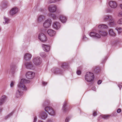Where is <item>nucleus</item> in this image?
Here are the masks:
<instances>
[{
  "instance_id": "nucleus-13",
  "label": "nucleus",
  "mask_w": 122,
  "mask_h": 122,
  "mask_svg": "<svg viewBox=\"0 0 122 122\" xmlns=\"http://www.w3.org/2000/svg\"><path fill=\"white\" fill-rule=\"evenodd\" d=\"M39 117L42 119H45L47 117V114L44 112H42L39 115Z\"/></svg>"
},
{
  "instance_id": "nucleus-5",
  "label": "nucleus",
  "mask_w": 122,
  "mask_h": 122,
  "mask_svg": "<svg viewBox=\"0 0 122 122\" xmlns=\"http://www.w3.org/2000/svg\"><path fill=\"white\" fill-rule=\"evenodd\" d=\"M33 62L36 65H40L41 63L42 60L41 58L40 57H36L33 59Z\"/></svg>"
},
{
  "instance_id": "nucleus-43",
  "label": "nucleus",
  "mask_w": 122,
  "mask_h": 122,
  "mask_svg": "<svg viewBox=\"0 0 122 122\" xmlns=\"http://www.w3.org/2000/svg\"><path fill=\"white\" fill-rule=\"evenodd\" d=\"M121 109L120 108H119L117 110V112L118 113H119L120 112H121Z\"/></svg>"
},
{
  "instance_id": "nucleus-40",
  "label": "nucleus",
  "mask_w": 122,
  "mask_h": 122,
  "mask_svg": "<svg viewBox=\"0 0 122 122\" xmlns=\"http://www.w3.org/2000/svg\"><path fill=\"white\" fill-rule=\"evenodd\" d=\"M77 74L78 75H80L81 74V72L79 70H77L76 72Z\"/></svg>"
},
{
  "instance_id": "nucleus-50",
  "label": "nucleus",
  "mask_w": 122,
  "mask_h": 122,
  "mask_svg": "<svg viewBox=\"0 0 122 122\" xmlns=\"http://www.w3.org/2000/svg\"><path fill=\"white\" fill-rule=\"evenodd\" d=\"M3 109L2 108H0V112H1L2 111Z\"/></svg>"
},
{
  "instance_id": "nucleus-16",
  "label": "nucleus",
  "mask_w": 122,
  "mask_h": 122,
  "mask_svg": "<svg viewBox=\"0 0 122 122\" xmlns=\"http://www.w3.org/2000/svg\"><path fill=\"white\" fill-rule=\"evenodd\" d=\"M90 36L94 38L96 37L98 38H100L101 37L100 35L99 34L95 32H92L90 33Z\"/></svg>"
},
{
  "instance_id": "nucleus-29",
  "label": "nucleus",
  "mask_w": 122,
  "mask_h": 122,
  "mask_svg": "<svg viewBox=\"0 0 122 122\" xmlns=\"http://www.w3.org/2000/svg\"><path fill=\"white\" fill-rule=\"evenodd\" d=\"M4 21H3V23L4 24H8L9 22V20L8 18L4 17Z\"/></svg>"
},
{
  "instance_id": "nucleus-4",
  "label": "nucleus",
  "mask_w": 122,
  "mask_h": 122,
  "mask_svg": "<svg viewBox=\"0 0 122 122\" xmlns=\"http://www.w3.org/2000/svg\"><path fill=\"white\" fill-rule=\"evenodd\" d=\"M45 110L52 116H54L55 114V111L51 107H47L45 109Z\"/></svg>"
},
{
  "instance_id": "nucleus-22",
  "label": "nucleus",
  "mask_w": 122,
  "mask_h": 122,
  "mask_svg": "<svg viewBox=\"0 0 122 122\" xmlns=\"http://www.w3.org/2000/svg\"><path fill=\"white\" fill-rule=\"evenodd\" d=\"M49 15L54 20H56L58 18V17L53 14L50 13L49 14Z\"/></svg>"
},
{
  "instance_id": "nucleus-49",
  "label": "nucleus",
  "mask_w": 122,
  "mask_h": 122,
  "mask_svg": "<svg viewBox=\"0 0 122 122\" xmlns=\"http://www.w3.org/2000/svg\"><path fill=\"white\" fill-rule=\"evenodd\" d=\"M118 86L119 87V88L120 89L122 87V85H118Z\"/></svg>"
},
{
  "instance_id": "nucleus-24",
  "label": "nucleus",
  "mask_w": 122,
  "mask_h": 122,
  "mask_svg": "<svg viewBox=\"0 0 122 122\" xmlns=\"http://www.w3.org/2000/svg\"><path fill=\"white\" fill-rule=\"evenodd\" d=\"M61 21L63 23H64L66 21V17L62 16H61L60 18Z\"/></svg>"
},
{
  "instance_id": "nucleus-21",
  "label": "nucleus",
  "mask_w": 122,
  "mask_h": 122,
  "mask_svg": "<svg viewBox=\"0 0 122 122\" xmlns=\"http://www.w3.org/2000/svg\"><path fill=\"white\" fill-rule=\"evenodd\" d=\"M31 55L29 54H25L24 56V59L26 61H28L30 60L31 57Z\"/></svg>"
},
{
  "instance_id": "nucleus-14",
  "label": "nucleus",
  "mask_w": 122,
  "mask_h": 122,
  "mask_svg": "<svg viewBox=\"0 0 122 122\" xmlns=\"http://www.w3.org/2000/svg\"><path fill=\"white\" fill-rule=\"evenodd\" d=\"M110 7L112 8H115L117 6V4L115 1H110L109 3Z\"/></svg>"
},
{
  "instance_id": "nucleus-9",
  "label": "nucleus",
  "mask_w": 122,
  "mask_h": 122,
  "mask_svg": "<svg viewBox=\"0 0 122 122\" xmlns=\"http://www.w3.org/2000/svg\"><path fill=\"white\" fill-rule=\"evenodd\" d=\"M35 73L34 72H28L27 73L26 76L27 78L31 79L33 78L35 76Z\"/></svg>"
},
{
  "instance_id": "nucleus-15",
  "label": "nucleus",
  "mask_w": 122,
  "mask_h": 122,
  "mask_svg": "<svg viewBox=\"0 0 122 122\" xmlns=\"http://www.w3.org/2000/svg\"><path fill=\"white\" fill-rule=\"evenodd\" d=\"M53 26L55 29L57 30L60 28L61 25L58 22H55L53 25Z\"/></svg>"
},
{
  "instance_id": "nucleus-26",
  "label": "nucleus",
  "mask_w": 122,
  "mask_h": 122,
  "mask_svg": "<svg viewBox=\"0 0 122 122\" xmlns=\"http://www.w3.org/2000/svg\"><path fill=\"white\" fill-rule=\"evenodd\" d=\"M99 34L102 36H106L107 35V32L105 31L102 32L100 31L99 32Z\"/></svg>"
},
{
  "instance_id": "nucleus-54",
  "label": "nucleus",
  "mask_w": 122,
  "mask_h": 122,
  "mask_svg": "<svg viewBox=\"0 0 122 122\" xmlns=\"http://www.w3.org/2000/svg\"><path fill=\"white\" fill-rule=\"evenodd\" d=\"M94 71H96V70H95H95H94Z\"/></svg>"
},
{
  "instance_id": "nucleus-37",
  "label": "nucleus",
  "mask_w": 122,
  "mask_h": 122,
  "mask_svg": "<svg viewBox=\"0 0 122 122\" xmlns=\"http://www.w3.org/2000/svg\"><path fill=\"white\" fill-rule=\"evenodd\" d=\"M15 83V82L13 81H12L11 82L10 84V86L11 87H12L14 86V85Z\"/></svg>"
},
{
  "instance_id": "nucleus-52",
  "label": "nucleus",
  "mask_w": 122,
  "mask_h": 122,
  "mask_svg": "<svg viewBox=\"0 0 122 122\" xmlns=\"http://www.w3.org/2000/svg\"><path fill=\"white\" fill-rule=\"evenodd\" d=\"M121 8L122 9V4H121Z\"/></svg>"
},
{
  "instance_id": "nucleus-42",
  "label": "nucleus",
  "mask_w": 122,
  "mask_h": 122,
  "mask_svg": "<svg viewBox=\"0 0 122 122\" xmlns=\"http://www.w3.org/2000/svg\"><path fill=\"white\" fill-rule=\"evenodd\" d=\"M102 82V81L99 80L98 81L97 83L98 84H100Z\"/></svg>"
},
{
  "instance_id": "nucleus-25",
  "label": "nucleus",
  "mask_w": 122,
  "mask_h": 122,
  "mask_svg": "<svg viewBox=\"0 0 122 122\" xmlns=\"http://www.w3.org/2000/svg\"><path fill=\"white\" fill-rule=\"evenodd\" d=\"M14 113L13 112H12L10 113L9 114H8L4 118V119L6 120L8 118H9L10 117L12 116Z\"/></svg>"
},
{
  "instance_id": "nucleus-41",
  "label": "nucleus",
  "mask_w": 122,
  "mask_h": 122,
  "mask_svg": "<svg viewBox=\"0 0 122 122\" xmlns=\"http://www.w3.org/2000/svg\"><path fill=\"white\" fill-rule=\"evenodd\" d=\"M47 122H53V121L52 119H49L47 120Z\"/></svg>"
},
{
  "instance_id": "nucleus-39",
  "label": "nucleus",
  "mask_w": 122,
  "mask_h": 122,
  "mask_svg": "<svg viewBox=\"0 0 122 122\" xmlns=\"http://www.w3.org/2000/svg\"><path fill=\"white\" fill-rule=\"evenodd\" d=\"M70 120L69 118L68 117H67L66 118V119L65 120V121L66 122H68Z\"/></svg>"
},
{
  "instance_id": "nucleus-30",
  "label": "nucleus",
  "mask_w": 122,
  "mask_h": 122,
  "mask_svg": "<svg viewBox=\"0 0 122 122\" xmlns=\"http://www.w3.org/2000/svg\"><path fill=\"white\" fill-rule=\"evenodd\" d=\"M16 68V66L15 65H13L10 66L11 71L13 72L14 71Z\"/></svg>"
},
{
  "instance_id": "nucleus-12",
  "label": "nucleus",
  "mask_w": 122,
  "mask_h": 122,
  "mask_svg": "<svg viewBox=\"0 0 122 122\" xmlns=\"http://www.w3.org/2000/svg\"><path fill=\"white\" fill-rule=\"evenodd\" d=\"M18 11V9L16 7L12 8L10 12V14L11 15H13L16 14Z\"/></svg>"
},
{
  "instance_id": "nucleus-38",
  "label": "nucleus",
  "mask_w": 122,
  "mask_h": 122,
  "mask_svg": "<svg viewBox=\"0 0 122 122\" xmlns=\"http://www.w3.org/2000/svg\"><path fill=\"white\" fill-rule=\"evenodd\" d=\"M107 13H110L111 12V10L110 9H106Z\"/></svg>"
},
{
  "instance_id": "nucleus-18",
  "label": "nucleus",
  "mask_w": 122,
  "mask_h": 122,
  "mask_svg": "<svg viewBox=\"0 0 122 122\" xmlns=\"http://www.w3.org/2000/svg\"><path fill=\"white\" fill-rule=\"evenodd\" d=\"M7 97L5 95L2 96L0 98V105H2L5 102Z\"/></svg>"
},
{
  "instance_id": "nucleus-27",
  "label": "nucleus",
  "mask_w": 122,
  "mask_h": 122,
  "mask_svg": "<svg viewBox=\"0 0 122 122\" xmlns=\"http://www.w3.org/2000/svg\"><path fill=\"white\" fill-rule=\"evenodd\" d=\"M68 65L67 63H62L61 67L64 68H68Z\"/></svg>"
},
{
  "instance_id": "nucleus-7",
  "label": "nucleus",
  "mask_w": 122,
  "mask_h": 122,
  "mask_svg": "<svg viewBox=\"0 0 122 122\" xmlns=\"http://www.w3.org/2000/svg\"><path fill=\"white\" fill-rule=\"evenodd\" d=\"M25 65L27 69L33 70L35 68V66L31 62H30L25 63Z\"/></svg>"
},
{
  "instance_id": "nucleus-10",
  "label": "nucleus",
  "mask_w": 122,
  "mask_h": 122,
  "mask_svg": "<svg viewBox=\"0 0 122 122\" xmlns=\"http://www.w3.org/2000/svg\"><path fill=\"white\" fill-rule=\"evenodd\" d=\"M22 90L21 89V88L18 87V90L15 95V96L16 97H20L22 95L23 93Z\"/></svg>"
},
{
  "instance_id": "nucleus-2",
  "label": "nucleus",
  "mask_w": 122,
  "mask_h": 122,
  "mask_svg": "<svg viewBox=\"0 0 122 122\" xmlns=\"http://www.w3.org/2000/svg\"><path fill=\"white\" fill-rule=\"evenodd\" d=\"M30 81L28 80H26L25 79H21L20 82L18 85V87L21 88L22 90H26V87L24 84L30 83Z\"/></svg>"
},
{
  "instance_id": "nucleus-1",
  "label": "nucleus",
  "mask_w": 122,
  "mask_h": 122,
  "mask_svg": "<svg viewBox=\"0 0 122 122\" xmlns=\"http://www.w3.org/2000/svg\"><path fill=\"white\" fill-rule=\"evenodd\" d=\"M109 21V25L111 27L116 25V23L113 16L111 15H106L103 17V20L105 22Z\"/></svg>"
},
{
  "instance_id": "nucleus-44",
  "label": "nucleus",
  "mask_w": 122,
  "mask_h": 122,
  "mask_svg": "<svg viewBox=\"0 0 122 122\" xmlns=\"http://www.w3.org/2000/svg\"><path fill=\"white\" fill-rule=\"evenodd\" d=\"M37 117H35L34 118L33 122H36V121L37 120Z\"/></svg>"
},
{
  "instance_id": "nucleus-23",
  "label": "nucleus",
  "mask_w": 122,
  "mask_h": 122,
  "mask_svg": "<svg viewBox=\"0 0 122 122\" xmlns=\"http://www.w3.org/2000/svg\"><path fill=\"white\" fill-rule=\"evenodd\" d=\"M107 26L105 24L100 25L98 27V28L101 29H107Z\"/></svg>"
},
{
  "instance_id": "nucleus-3",
  "label": "nucleus",
  "mask_w": 122,
  "mask_h": 122,
  "mask_svg": "<svg viewBox=\"0 0 122 122\" xmlns=\"http://www.w3.org/2000/svg\"><path fill=\"white\" fill-rule=\"evenodd\" d=\"M85 77V80L88 82H91L92 81L94 78L93 74L90 72H87Z\"/></svg>"
},
{
  "instance_id": "nucleus-32",
  "label": "nucleus",
  "mask_w": 122,
  "mask_h": 122,
  "mask_svg": "<svg viewBox=\"0 0 122 122\" xmlns=\"http://www.w3.org/2000/svg\"><path fill=\"white\" fill-rule=\"evenodd\" d=\"M40 55L42 57H45L46 56V55L45 52H41L40 53Z\"/></svg>"
},
{
  "instance_id": "nucleus-36",
  "label": "nucleus",
  "mask_w": 122,
  "mask_h": 122,
  "mask_svg": "<svg viewBox=\"0 0 122 122\" xmlns=\"http://www.w3.org/2000/svg\"><path fill=\"white\" fill-rule=\"evenodd\" d=\"M56 2L55 0H49L48 1V3H54Z\"/></svg>"
},
{
  "instance_id": "nucleus-51",
  "label": "nucleus",
  "mask_w": 122,
  "mask_h": 122,
  "mask_svg": "<svg viewBox=\"0 0 122 122\" xmlns=\"http://www.w3.org/2000/svg\"><path fill=\"white\" fill-rule=\"evenodd\" d=\"M38 122H44L43 121H41V120H39Z\"/></svg>"
},
{
  "instance_id": "nucleus-17",
  "label": "nucleus",
  "mask_w": 122,
  "mask_h": 122,
  "mask_svg": "<svg viewBox=\"0 0 122 122\" xmlns=\"http://www.w3.org/2000/svg\"><path fill=\"white\" fill-rule=\"evenodd\" d=\"M47 33L48 34L51 36H53L55 35L56 33L55 31L51 29L48 30L47 31Z\"/></svg>"
},
{
  "instance_id": "nucleus-53",
  "label": "nucleus",
  "mask_w": 122,
  "mask_h": 122,
  "mask_svg": "<svg viewBox=\"0 0 122 122\" xmlns=\"http://www.w3.org/2000/svg\"><path fill=\"white\" fill-rule=\"evenodd\" d=\"M85 36H84L83 37V39H84V38H85Z\"/></svg>"
},
{
  "instance_id": "nucleus-46",
  "label": "nucleus",
  "mask_w": 122,
  "mask_h": 122,
  "mask_svg": "<svg viewBox=\"0 0 122 122\" xmlns=\"http://www.w3.org/2000/svg\"><path fill=\"white\" fill-rule=\"evenodd\" d=\"M118 15L120 16H122V11L119 13Z\"/></svg>"
},
{
  "instance_id": "nucleus-45",
  "label": "nucleus",
  "mask_w": 122,
  "mask_h": 122,
  "mask_svg": "<svg viewBox=\"0 0 122 122\" xmlns=\"http://www.w3.org/2000/svg\"><path fill=\"white\" fill-rule=\"evenodd\" d=\"M97 113L96 112H94L93 113V116H95L97 115Z\"/></svg>"
},
{
  "instance_id": "nucleus-31",
  "label": "nucleus",
  "mask_w": 122,
  "mask_h": 122,
  "mask_svg": "<svg viewBox=\"0 0 122 122\" xmlns=\"http://www.w3.org/2000/svg\"><path fill=\"white\" fill-rule=\"evenodd\" d=\"M66 104L67 103L66 102H65L63 104L62 109L64 111H66V108L65 107L66 106Z\"/></svg>"
},
{
  "instance_id": "nucleus-28",
  "label": "nucleus",
  "mask_w": 122,
  "mask_h": 122,
  "mask_svg": "<svg viewBox=\"0 0 122 122\" xmlns=\"http://www.w3.org/2000/svg\"><path fill=\"white\" fill-rule=\"evenodd\" d=\"M109 32V34L110 36H115V34L113 32L112 29H111L110 30Z\"/></svg>"
},
{
  "instance_id": "nucleus-48",
  "label": "nucleus",
  "mask_w": 122,
  "mask_h": 122,
  "mask_svg": "<svg viewBox=\"0 0 122 122\" xmlns=\"http://www.w3.org/2000/svg\"><path fill=\"white\" fill-rule=\"evenodd\" d=\"M42 83L44 84V85H46V84L47 83L46 82H44V81H43L42 82Z\"/></svg>"
},
{
  "instance_id": "nucleus-33",
  "label": "nucleus",
  "mask_w": 122,
  "mask_h": 122,
  "mask_svg": "<svg viewBox=\"0 0 122 122\" xmlns=\"http://www.w3.org/2000/svg\"><path fill=\"white\" fill-rule=\"evenodd\" d=\"M116 29L118 31V33H120L122 32V28L121 27H119L118 28H116Z\"/></svg>"
},
{
  "instance_id": "nucleus-6",
  "label": "nucleus",
  "mask_w": 122,
  "mask_h": 122,
  "mask_svg": "<svg viewBox=\"0 0 122 122\" xmlns=\"http://www.w3.org/2000/svg\"><path fill=\"white\" fill-rule=\"evenodd\" d=\"M51 21L50 19H48L44 22L43 26L45 28H47L49 27L51 24Z\"/></svg>"
},
{
  "instance_id": "nucleus-20",
  "label": "nucleus",
  "mask_w": 122,
  "mask_h": 122,
  "mask_svg": "<svg viewBox=\"0 0 122 122\" xmlns=\"http://www.w3.org/2000/svg\"><path fill=\"white\" fill-rule=\"evenodd\" d=\"M44 16L42 15H39L37 17V21L38 22L40 23L42 22L44 19Z\"/></svg>"
},
{
  "instance_id": "nucleus-34",
  "label": "nucleus",
  "mask_w": 122,
  "mask_h": 122,
  "mask_svg": "<svg viewBox=\"0 0 122 122\" xmlns=\"http://www.w3.org/2000/svg\"><path fill=\"white\" fill-rule=\"evenodd\" d=\"M110 116L109 115H106L103 116L102 118L105 119H108L109 117Z\"/></svg>"
},
{
  "instance_id": "nucleus-11",
  "label": "nucleus",
  "mask_w": 122,
  "mask_h": 122,
  "mask_svg": "<svg viewBox=\"0 0 122 122\" xmlns=\"http://www.w3.org/2000/svg\"><path fill=\"white\" fill-rule=\"evenodd\" d=\"M56 7L55 5H50L48 7V10L51 12L54 13L56 12Z\"/></svg>"
},
{
  "instance_id": "nucleus-8",
  "label": "nucleus",
  "mask_w": 122,
  "mask_h": 122,
  "mask_svg": "<svg viewBox=\"0 0 122 122\" xmlns=\"http://www.w3.org/2000/svg\"><path fill=\"white\" fill-rule=\"evenodd\" d=\"M38 38L43 42H45L47 40V38L46 36L44 34L41 33H40L39 34Z\"/></svg>"
},
{
  "instance_id": "nucleus-19",
  "label": "nucleus",
  "mask_w": 122,
  "mask_h": 122,
  "mask_svg": "<svg viewBox=\"0 0 122 122\" xmlns=\"http://www.w3.org/2000/svg\"><path fill=\"white\" fill-rule=\"evenodd\" d=\"M42 46L44 50L45 51L48 52L50 50V47L48 46L42 44Z\"/></svg>"
},
{
  "instance_id": "nucleus-47",
  "label": "nucleus",
  "mask_w": 122,
  "mask_h": 122,
  "mask_svg": "<svg viewBox=\"0 0 122 122\" xmlns=\"http://www.w3.org/2000/svg\"><path fill=\"white\" fill-rule=\"evenodd\" d=\"M92 89L94 91H95L96 90L95 87L94 86L92 87Z\"/></svg>"
},
{
  "instance_id": "nucleus-35",
  "label": "nucleus",
  "mask_w": 122,
  "mask_h": 122,
  "mask_svg": "<svg viewBox=\"0 0 122 122\" xmlns=\"http://www.w3.org/2000/svg\"><path fill=\"white\" fill-rule=\"evenodd\" d=\"M117 23L120 24H122V18L119 20L117 21Z\"/></svg>"
}]
</instances>
